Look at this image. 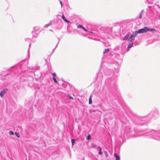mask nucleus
Here are the masks:
<instances>
[{
    "mask_svg": "<svg viewBox=\"0 0 160 160\" xmlns=\"http://www.w3.org/2000/svg\"><path fill=\"white\" fill-rule=\"evenodd\" d=\"M25 40L26 42H30L31 41V39L29 38H26Z\"/></svg>",
    "mask_w": 160,
    "mask_h": 160,
    "instance_id": "19",
    "label": "nucleus"
},
{
    "mask_svg": "<svg viewBox=\"0 0 160 160\" xmlns=\"http://www.w3.org/2000/svg\"><path fill=\"white\" fill-rule=\"evenodd\" d=\"M71 141H72V146H73L74 144V143L75 142V140L74 139H72L71 140Z\"/></svg>",
    "mask_w": 160,
    "mask_h": 160,
    "instance_id": "16",
    "label": "nucleus"
},
{
    "mask_svg": "<svg viewBox=\"0 0 160 160\" xmlns=\"http://www.w3.org/2000/svg\"><path fill=\"white\" fill-rule=\"evenodd\" d=\"M104 152V154H105V155L107 157H108V152L105 151Z\"/></svg>",
    "mask_w": 160,
    "mask_h": 160,
    "instance_id": "21",
    "label": "nucleus"
},
{
    "mask_svg": "<svg viewBox=\"0 0 160 160\" xmlns=\"http://www.w3.org/2000/svg\"><path fill=\"white\" fill-rule=\"evenodd\" d=\"M131 43H129V44L128 45L127 51H128L129 50V49L132 47L133 46V42L130 41Z\"/></svg>",
    "mask_w": 160,
    "mask_h": 160,
    "instance_id": "6",
    "label": "nucleus"
},
{
    "mask_svg": "<svg viewBox=\"0 0 160 160\" xmlns=\"http://www.w3.org/2000/svg\"><path fill=\"white\" fill-rule=\"evenodd\" d=\"M114 50H116V48H114Z\"/></svg>",
    "mask_w": 160,
    "mask_h": 160,
    "instance_id": "32",
    "label": "nucleus"
},
{
    "mask_svg": "<svg viewBox=\"0 0 160 160\" xmlns=\"http://www.w3.org/2000/svg\"><path fill=\"white\" fill-rule=\"evenodd\" d=\"M62 19L64 20L66 22L69 23L70 22L68 20L66 19L65 18V17L64 16V15H62Z\"/></svg>",
    "mask_w": 160,
    "mask_h": 160,
    "instance_id": "5",
    "label": "nucleus"
},
{
    "mask_svg": "<svg viewBox=\"0 0 160 160\" xmlns=\"http://www.w3.org/2000/svg\"><path fill=\"white\" fill-rule=\"evenodd\" d=\"M143 10H142V11H141L140 14H139V16H138V17L139 18H142V15L143 13Z\"/></svg>",
    "mask_w": 160,
    "mask_h": 160,
    "instance_id": "12",
    "label": "nucleus"
},
{
    "mask_svg": "<svg viewBox=\"0 0 160 160\" xmlns=\"http://www.w3.org/2000/svg\"><path fill=\"white\" fill-rule=\"evenodd\" d=\"M150 137L154 139L160 141V134L154 130H152L148 133Z\"/></svg>",
    "mask_w": 160,
    "mask_h": 160,
    "instance_id": "1",
    "label": "nucleus"
},
{
    "mask_svg": "<svg viewBox=\"0 0 160 160\" xmlns=\"http://www.w3.org/2000/svg\"><path fill=\"white\" fill-rule=\"evenodd\" d=\"M114 156L116 158V160H120V157L116 153L114 154Z\"/></svg>",
    "mask_w": 160,
    "mask_h": 160,
    "instance_id": "8",
    "label": "nucleus"
},
{
    "mask_svg": "<svg viewBox=\"0 0 160 160\" xmlns=\"http://www.w3.org/2000/svg\"><path fill=\"white\" fill-rule=\"evenodd\" d=\"M130 129H131V128H130L129 127H128V128H125V132H130Z\"/></svg>",
    "mask_w": 160,
    "mask_h": 160,
    "instance_id": "10",
    "label": "nucleus"
},
{
    "mask_svg": "<svg viewBox=\"0 0 160 160\" xmlns=\"http://www.w3.org/2000/svg\"><path fill=\"white\" fill-rule=\"evenodd\" d=\"M109 51V49L108 48V49H106L103 51V53L104 54H105L106 53L108 52Z\"/></svg>",
    "mask_w": 160,
    "mask_h": 160,
    "instance_id": "13",
    "label": "nucleus"
},
{
    "mask_svg": "<svg viewBox=\"0 0 160 160\" xmlns=\"http://www.w3.org/2000/svg\"><path fill=\"white\" fill-rule=\"evenodd\" d=\"M54 80V81L55 83H58V82L57 80H56V78H55V77H53L52 78Z\"/></svg>",
    "mask_w": 160,
    "mask_h": 160,
    "instance_id": "17",
    "label": "nucleus"
},
{
    "mask_svg": "<svg viewBox=\"0 0 160 160\" xmlns=\"http://www.w3.org/2000/svg\"><path fill=\"white\" fill-rule=\"evenodd\" d=\"M88 32L89 33H92V32L91 31H88Z\"/></svg>",
    "mask_w": 160,
    "mask_h": 160,
    "instance_id": "28",
    "label": "nucleus"
},
{
    "mask_svg": "<svg viewBox=\"0 0 160 160\" xmlns=\"http://www.w3.org/2000/svg\"><path fill=\"white\" fill-rule=\"evenodd\" d=\"M52 25V21H50L48 24H47L44 25V27L45 28H47L48 26H50Z\"/></svg>",
    "mask_w": 160,
    "mask_h": 160,
    "instance_id": "7",
    "label": "nucleus"
},
{
    "mask_svg": "<svg viewBox=\"0 0 160 160\" xmlns=\"http://www.w3.org/2000/svg\"><path fill=\"white\" fill-rule=\"evenodd\" d=\"M60 3L61 5V7H62V2L61 1H60Z\"/></svg>",
    "mask_w": 160,
    "mask_h": 160,
    "instance_id": "25",
    "label": "nucleus"
},
{
    "mask_svg": "<svg viewBox=\"0 0 160 160\" xmlns=\"http://www.w3.org/2000/svg\"><path fill=\"white\" fill-rule=\"evenodd\" d=\"M98 148L99 149V152L98 153V154L100 155H102V152H101L102 150L101 147H98Z\"/></svg>",
    "mask_w": 160,
    "mask_h": 160,
    "instance_id": "11",
    "label": "nucleus"
},
{
    "mask_svg": "<svg viewBox=\"0 0 160 160\" xmlns=\"http://www.w3.org/2000/svg\"><path fill=\"white\" fill-rule=\"evenodd\" d=\"M15 134L16 135L18 138H19L20 137V135H19V134L18 133V132H15Z\"/></svg>",
    "mask_w": 160,
    "mask_h": 160,
    "instance_id": "18",
    "label": "nucleus"
},
{
    "mask_svg": "<svg viewBox=\"0 0 160 160\" xmlns=\"http://www.w3.org/2000/svg\"><path fill=\"white\" fill-rule=\"evenodd\" d=\"M50 31L52 32H53V30L51 29L50 30Z\"/></svg>",
    "mask_w": 160,
    "mask_h": 160,
    "instance_id": "31",
    "label": "nucleus"
},
{
    "mask_svg": "<svg viewBox=\"0 0 160 160\" xmlns=\"http://www.w3.org/2000/svg\"><path fill=\"white\" fill-rule=\"evenodd\" d=\"M86 138L88 140H90L91 139L90 135H88L87 136Z\"/></svg>",
    "mask_w": 160,
    "mask_h": 160,
    "instance_id": "15",
    "label": "nucleus"
},
{
    "mask_svg": "<svg viewBox=\"0 0 160 160\" xmlns=\"http://www.w3.org/2000/svg\"><path fill=\"white\" fill-rule=\"evenodd\" d=\"M8 89L7 88H4L2 90L0 93V96L2 97L6 93Z\"/></svg>",
    "mask_w": 160,
    "mask_h": 160,
    "instance_id": "4",
    "label": "nucleus"
},
{
    "mask_svg": "<svg viewBox=\"0 0 160 160\" xmlns=\"http://www.w3.org/2000/svg\"><path fill=\"white\" fill-rule=\"evenodd\" d=\"M31 45V43H30V44H29V48H30Z\"/></svg>",
    "mask_w": 160,
    "mask_h": 160,
    "instance_id": "27",
    "label": "nucleus"
},
{
    "mask_svg": "<svg viewBox=\"0 0 160 160\" xmlns=\"http://www.w3.org/2000/svg\"><path fill=\"white\" fill-rule=\"evenodd\" d=\"M39 30V27H35L33 28V30L32 31V33H33L35 31H38Z\"/></svg>",
    "mask_w": 160,
    "mask_h": 160,
    "instance_id": "9",
    "label": "nucleus"
},
{
    "mask_svg": "<svg viewBox=\"0 0 160 160\" xmlns=\"http://www.w3.org/2000/svg\"><path fill=\"white\" fill-rule=\"evenodd\" d=\"M156 31V30L154 28H151L147 27H144L143 28L139 29L138 31H137V32L139 34H141L146 33L148 32H153Z\"/></svg>",
    "mask_w": 160,
    "mask_h": 160,
    "instance_id": "3",
    "label": "nucleus"
},
{
    "mask_svg": "<svg viewBox=\"0 0 160 160\" xmlns=\"http://www.w3.org/2000/svg\"><path fill=\"white\" fill-rule=\"evenodd\" d=\"M57 45H58V44L56 45V47L54 49H55V48H56V47H57Z\"/></svg>",
    "mask_w": 160,
    "mask_h": 160,
    "instance_id": "30",
    "label": "nucleus"
},
{
    "mask_svg": "<svg viewBox=\"0 0 160 160\" xmlns=\"http://www.w3.org/2000/svg\"><path fill=\"white\" fill-rule=\"evenodd\" d=\"M9 133L10 135H13L14 134V132L12 131H10Z\"/></svg>",
    "mask_w": 160,
    "mask_h": 160,
    "instance_id": "22",
    "label": "nucleus"
},
{
    "mask_svg": "<svg viewBox=\"0 0 160 160\" xmlns=\"http://www.w3.org/2000/svg\"><path fill=\"white\" fill-rule=\"evenodd\" d=\"M52 74L53 76V77H55V76L56 75V74L55 73H52Z\"/></svg>",
    "mask_w": 160,
    "mask_h": 160,
    "instance_id": "24",
    "label": "nucleus"
},
{
    "mask_svg": "<svg viewBox=\"0 0 160 160\" xmlns=\"http://www.w3.org/2000/svg\"><path fill=\"white\" fill-rule=\"evenodd\" d=\"M37 69H39V67H37Z\"/></svg>",
    "mask_w": 160,
    "mask_h": 160,
    "instance_id": "29",
    "label": "nucleus"
},
{
    "mask_svg": "<svg viewBox=\"0 0 160 160\" xmlns=\"http://www.w3.org/2000/svg\"><path fill=\"white\" fill-rule=\"evenodd\" d=\"M83 27H82L81 25H78L77 28H82Z\"/></svg>",
    "mask_w": 160,
    "mask_h": 160,
    "instance_id": "20",
    "label": "nucleus"
},
{
    "mask_svg": "<svg viewBox=\"0 0 160 160\" xmlns=\"http://www.w3.org/2000/svg\"><path fill=\"white\" fill-rule=\"evenodd\" d=\"M92 97V96L91 95H90L89 98V103L90 104H91L92 103V101L91 99Z\"/></svg>",
    "mask_w": 160,
    "mask_h": 160,
    "instance_id": "14",
    "label": "nucleus"
},
{
    "mask_svg": "<svg viewBox=\"0 0 160 160\" xmlns=\"http://www.w3.org/2000/svg\"><path fill=\"white\" fill-rule=\"evenodd\" d=\"M69 98L70 99H73V98H72V97L70 96H69Z\"/></svg>",
    "mask_w": 160,
    "mask_h": 160,
    "instance_id": "26",
    "label": "nucleus"
},
{
    "mask_svg": "<svg viewBox=\"0 0 160 160\" xmlns=\"http://www.w3.org/2000/svg\"><path fill=\"white\" fill-rule=\"evenodd\" d=\"M147 1L148 2V0H147Z\"/></svg>",
    "mask_w": 160,
    "mask_h": 160,
    "instance_id": "33",
    "label": "nucleus"
},
{
    "mask_svg": "<svg viewBox=\"0 0 160 160\" xmlns=\"http://www.w3.org/2000/svg\"><path fill=\"white\" fill-rule=\"evenodd\" d=\"M82 29L86 32H88V31L84 27H83Z\"/></svg>",
    "mask_w": 160,
    "mask_h": 160,
    "instance_id": "23",
    "label": "nucleus"
},
{
    "mask_svg": "<svg viewBox=\"0 0 160 160\" xmlns=\"http://www.w3.org/2000/svg\"><path fill=\"white\" fill-rule=\"evenodd\" d=\"M138 32H137V31H136L135 32H133L132 34L130 36L129 35H127L124 37L123 38V40H127L128 41L133 42L134 39L133 38L136 37L138 34Z\"/></svg>",
    "mask_w": 160,
    "mask_h": 160,
    "instance_id": "2",
    "label": "nucleus"
}]
</instances>
